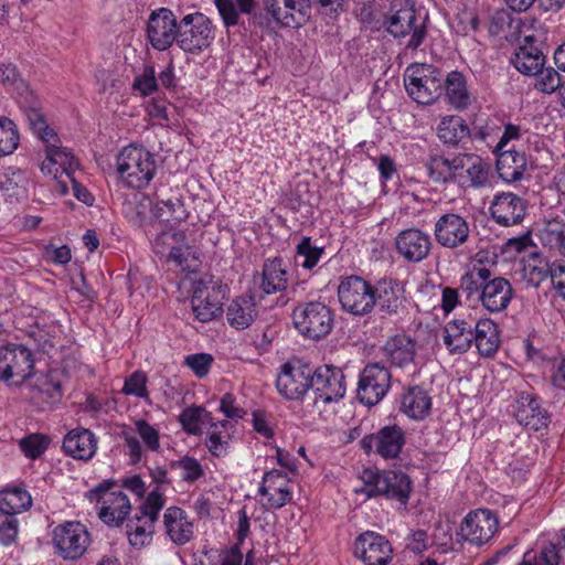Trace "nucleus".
<instances>
[{
	"label": "nucleus",
	"instance_id": "f8f14e48",
	"mask_svg": "<svg viewBox=\"0 0 565 565\" xmlns=\"http://www.w3.org/2000/svg\"><path fill=\"white\" fill-rule=\"evenodd\" d=\"M89 543L90 535L81 522L66 521L52 530L53 547L63 559L79 558L86 552Z\"/></svg>",
	"mask_w": 565,
	"mask_h": 565
},
{
	"label": "nucleus",
	"instance_id": "a19ab883",
	"mask_svg": "<svg viewBox=\"0 0 565 565\" xmlns=\"http://www.w3.org/2000/svg\"><path fill=\"white\" fill-rule=\"evenodd\" d=\"M437 137L447 146H459L465 139L470 137V128L466 120L458 115H447L441 117L436 128Z\"/></svg>",
	"mask_w": 565,
	"mask_h": 565
},
{
	"label": "nucleus",
	"instance_id": "f257e3e1",
	"mask_svg": "<svg viewBox=\"0 0 565 565\" xmlns=\"http://www.w3.org/2000/svg\"><path fill=\"white\" fill-rule=\"evenodd\" d=\"M24 111L33 135L46 145L45 158L40 166L41 172L57 181L56 191L60 194L68 193L67 180L79 169L78 159L71 149L58 145L60 139L56 132L49 126L40 108L30 106Z\"/></svg>",
	"mask_w": 565,
	"mask_h": 565
},
{
	"label": "nucleus",
	"instance_id": "e433bc0d",
	"mask_svg": "<svg viewBox=\"0 0 565 565\" xmlns=\"http://www.w3.org/2000/svg\"><path fill=\"white\" fill-rule=\"evenodd\" d=\"M532 35H525V43L511 57L512 65L522 74L532 76L545 65V56L532 43Z\"/></svg>",
	"mask_w": 565,
	"mask_h": 565
},
{
	"label": "nucleus",
	"instance_id": "13d9d810",
	"mask_svg": "<svg viewBox=\"0 0 565 565\" xmlns=\"http://www.w3.org/2000/svg\"><path fill=\"white\" fill-rule=\"evenodd\" d=\"M135 431L141 439L142 445L150 451L158 452L161 448L159 429L145 419L135 422Z\"/></svg>",
	"mask_w": 565,
	"mask_h": 565
},
{
	"label": "nucleus",
	"instance_id": "b1692460",
	"mask_svg": "<svg viewBox=\"0 0 565 565\" xmlns=\"http://www.w3.org/2000/svg\"><path fill=\"white\" fill-rule=\"evenodd\" d=\"M455 181L466 188H486L490 185V166L477 154L460 153Z\"/></svg>",
	"mask_w": 565,
	"mask_h": 565
},
{
	"label": "nucleus",
	"instance_id": "2f4dec72",
	"mask_svg": "<svg viewBox=\"0 0 565 565\" xmlns=\"http://www.w3.org/2000/svg\"><path fill=\"white\" fill-rule=\"evenodd\" d=\"M516 420L531 430H540L550 423L548 412L542 407L540 399L531 394H521L515 407Z\"/></svg>",
	"mask_w": 565,
	"mask_h": 565
},
{
	"label": "nucleus",
	"instance_id": "09e8293b",
	"mask_svg": "<svg viewBox=\"0 0 565 565\" xmlns=\"http://www.w3.org/2000/svg\"><path fill=\"white\" fill-rule=\"evenodd\" d=\"M540 241L545 247L565 256V224L558 220L548 221L540 232Z\"/></svg>",
	"mask_w": 565,
	"mask_h": 565
},
{
	"label": "nucleus",
	"instance_id": "052dcab7",
	"mask_svg": "<svg viewBox=\"0 0 565 565\" xmlns=\"http://www.w3.org/2000/svg\"><path fill=\"white\" fill-rule=\"evenodd\" d=\"M183 481L193 483L204 476L202 463L194 457L183 456L175 462Z\"/></svg>",
	"mask_w": 565,
	"mask_h": 565
},
{
	"label": "nucleus",
	"instance_id": "3c124183",
	"mask_svg": "<svg viewBox=\"0 0 565 565\" xmlns=\"http://www.w3.org/2000/svg\"><path fill=\"white\" fill-rule=\"evenodd\" d=\"M153 217L168 224L181 223L185 221L186 212L180 200H167L156 203Z\"/></svg>",
	"mask_w": 565,
	"mask_h": 565
},
{
	"label": "nucleus",
	"instance_id": "37998d69",
	"mask_svg": "<svg viewBox=\"0 0 565 565\" xmlns=\"http://www.w3.org/2000/svg\"><path fill=\"white\" fill-rule=\"evenodd\" d=\"M385 356L396 366L403 367L413 362L415 342L406 335H395L384 345Z\"/></svg>",
	"mask_w": 565,
	"mask_h": 565
},
{
	"label": "nucleus",
	"instance_id": "473e14b6",
	"mask_svg": "<svg viewBox=\"0 0 565 565\" xmlns=\"http://www.w3.org/2000/svg\"><path fill=\"white\" fill-rule=\"evenodd\" d=\"M224 312L230 327L245 330L257 319L258 307L253 296H238L230 301Z\"/></svg>",
	"mask_w": 565,
	"mask_h": 565
},
{
	"label": "nucleus",
	"instance_id": "ddd939ff",
	"mask_svg": "<svg viewBox=\"0 0 565 565\" xmlns=\"http://www.w3.org/2000/svg\"><path fill=\"white\" fill-rule=\"evenodd\" d=\"M152 248L157 255L182 270H190L191 263L198 259L195 249L186 243L184 232L172 226L157 235Z\"/></svg>",
	"mask_w": 565,
	"mask_h": 565
},
{
	"label": "nucleus",
	"instance_id": "6e6d98bb",
	"mask_svg": "<svg viewBox=\"0 0 565 565\" xmlns=\"http://www.w3.org/2000/svg\"><path fill=\"white\" fill-rule=\"evenodd\" d=\"M323 253V247L313 245L308 236L303 237L297 245V257L302 258L299 265L306 269L313 268L319 263Z\"/></svg>",
	"mask_w": 565,
	"mask_h": 565
},
{
	"label": "nucleus",
	"instance_id": "f704fd0d",
	"mask_svg": "<svg viewBox=\"0 0 565 565\" xmlns=\"http://www.w3.org/2000/svg\"><path fill=\"white\" fill-rule=\"evenodd\" d=\"M63 449L74 459L89 460L97 450V439L89 429L76 428L64 437Z\"/></svg>",
	"mask_w": 565,
	"mask_h": 565
},
{
	"label": "nucleus",
	"instance_id": "4d7b16f0",
	"mask_svg": "<svg viewBox=\"0 0 565 565\" xmlns=\"http://www.w3.org/2000/svg\"><path fill=\"white\" fill-rule=\"evenodd\" d=\"M154 205L152 199L146 194H140L134 206H130L128 217L138 225H143L147 222L154 220L153 212Z\"/></svg>",
	"mask_w": 565,
	"mask_h": 565
},
{
	"label": "nucleus",
	"instance_id": "79ce46f5",
	"mask_svg": "<svg viewBox=\"0 0 565 565\" xmlns=\"http://www.w3.org/2000/svg\"><path fill=\"white\" fill-rule=\"evenodd\" d=\"M449 104L458 110L467 109L471 104V97L467 89L463 75L460 72H450L443 82Z\"/></svg>",
	"mask_w": 565,
	"mask_h": 565
},
{
	"label": "nucleus",
	"instance_id": "4be33fe9",
	"mask_svg": "<svg viewBox=\"0 0 565 565\" xmlns=\"http://www.w3.org/2000/svg\"><path fill=\"white\" fill-rule=\"evenodd\" d=\"M266 12L285 28L302 26L310 18V0H264Z\"/></svg>",
	"mask_w": 565,
	"mask_h": 565
},
{
	"label": "nucleus",
	"instance_id": "e2e57ef3",
	"mask_svg": "<svg viewBox=\"0 0 565 565\" xmlns=\"http://www.w3.org/2000/svg\"><path fill=\"white\" fill-rule=\"evenodd\" d=\"M49 439L40 434L29 435L20 440L21 451L29 458L40 457L47 448Z\"/></svg>",
	"mask_w": 565,
	"mask_h": 565
},
{
	"label": "nucleus",
	"instance_id": "603ef678",
	"mask_svg": "<svg viewBox=\"0 0 565 565\" xmlns=\"http://www.w3.org/2000/svg\"><path fill=\"white\" fill-rule=\"evenodd\" d=\"M20 142L17 125L8 117H0V157L13 153Z\"/></svg>",
	"mask_w": 565,
	"mask_h": 565
},
{
	"label": "nucleus",
	"instance_id": "412c9836",
	"mask_svg": "<svg viewBox=\"0 0 565 565\" xmlns=\"http://www.w3.org/2000/svg\"><path fill=\"white\" fill-rule=\"evenodd\" d=\"M258 502L266 510H277L285 507L292 499L290 480L278 470L264 475L258 488Z\"/></svg>",
	"mask_w": 565,
	"mask_h": 565
},
{
	"label": "nucleus",
	"instance_id": "0eeeda50",
	"mask_svg": "<svg viewBox=\"0 0 565 565\" xmlns=\"http://www.w3.org/2000/svg\"><path fill=\"white\" fill-rule=\"evenodd\" d=\"M166 499L158 491H151L135 516L129 520L126 533L131 546L141 548L152 542L154 524Z\"/></svg>",
	"mask_w": 565,
	"mask_h": 565
},
{
	"label": "nucleus",
	"instance_id": "f03ea898",
	"mask_svg": "<svg viewBox=\"0 0 565 565\" xmlns=\"http://www.w3.org/2000/svg\"><path fill=\"white\" fill-rule=\"evenodd\" d=\"M491 277V268L477 255L461 278V287L469 295L479 294V299L488 311L500 312L509 306L513 290L505 278Z\"/></svg>",
	"mask_w": 565,
	"mask_h": 565
},
{
	"label": "nucleus",
	"instance_id": "39448f33",
	"mask_svg": "<svg viewBox=\"0 0 565 565\" xmlns=\"http://www.w3.org/2000/svg\"><path fill=\"white\" fill-rule=\"evenodd\" d=\"M363 487L356 492L366 494L367 498L383 495L406 505L412 491V482L407 475L401 471H373L364 470L362 475Z\"/></svg>",
	"mask_w": 565,
	"mask_h": 565
},
{
	"label": "nucleus",
	"instance_id": "4468645a",
	"mask_svg": "<svg viewBox=\"0 0 565 565\" xmlns=\"http://www.w3.org/2000/svg\"><path fill=\"white\" fill-rule=\"evenodd\" d=\"M227 292L226 285L212 280H199L191 298L192 312L202 323L218 318L223 312V299Z\"/></svg>",
	"mask_w": 565,
	"mask_h": 565
},
{
	"label": "nucleus",
	"instance_id": "6ab92c4d",
	"mask_svg": "<svg viewBox=\"0 0 565 565\" xmlns=\"http://www.w3.org/2000/svg\"><path fill=\"white\" fill-rule=\"evenodd\" d=\"M311 392L315 403L338 402L345 395L344 374L341 369L322 365L312 370Z\"/></svg>",
	"mask_w": 565,
	"mask_h": 565
},
{
	"label": "nucleus",
	"instance_id": "2eb2a0df",
	"mask_svg": "<svg viewBox=\"0 0 565 565\" xmlns=\"http://www.w3.org/2000/svg\"><path fill=\"white\" fill-rule=\"evenodd\" d=\"M312 369L300 360L285 363L277 374L278 393L288 401H301L311 390Z\"/></svg>",
	"mask_w": 565,
	"mask_h": 565
},
{
	"label": "nucleus",
	"instance_id": "0e129e2a",
	"mask_svg": "<svg viewBox=\"0 0 565 565\" xmlns=\"http://www.w3.org/2000/svg\"><path fill=\"white\" fill-rule=\"evenodd\" d=\"M213 361V356L209 353H194L184 358V365L198 377H204L210 372Z\"/></svg>",
	"mask_w": 565,
	"mask_h": 565
},
{
	"label": "nucleus",
	"instance_id": "423d86ee",
	"mask_svg": "<svg viewBox=\"0 0 565 565\" xmlns=\"http://www.w3.org/2000/svg\"><path fill=\"white\" fill-rule=\"evenodd\" d=\"M443 82L441 72L430 64H412L404 73L406 92L422 105H430L440 96Z\"/></svg>",
	"mask_w": 565,
	"mask_h": 565
},
{
	"label": "nucleus",
	"instance_id": "de8ad7c7",
	"mask_svg": "<svg viewBox=\"0 0 565 565\" xmlns=\"http://www.w3.org/2000/svg\"><path fill=\"white\" fill-rule=\"evenodd\" d=\"M458 154L452 158L443 156L431 157L426 163L428 177L434 182L455 181L457 171Z\"/></svg>",
	"mask_w": 565,
	"mask_h": 565
},
{
	"label": "nucleus",
	"instance_id": "5701e85b",
	"mask_svg": "<svg viewBox=\"0 0 565 565\" xmlns=\"http://www.w3.org/2000/svg\"><path fill=\"white\" fill-rule=\"evenodd\" d=\"M405 444V434L397 425H388L376 434L366 435L361 439L365 452L375 451L385 459L396 458Z\"/></svg>",
	"mask_w": 565,
	"mask_h": 565
},
{
	"label": "nucleus",
	"instance_id": "9d476101",
	"mask_svg": "<svg viewBox=\"0 0 565 565\" xmlns=\"http://www.w3.org/2000/svg\"><path fill=\"white\" fill-rule=\"evenodd\" d=\"M296 329L310 339H320L327 335L333 324L330 308L319 301L299 305L292 312Z\"/></svg>",
	"mask_w": 565,
	"mask_h": 565
},
{
	"label": "nucleus",
	"instance_id": "cd10ccee",
	"mask_svg": "<svg viewBox=\"0 0 565 565\" xmlns=\"http://www.w3.org/2000/svg\"><path fill=\"white\" fill-rule=\"evenodd\" d=\"M438 244L447 248H456L465 244L469 237L468 222L460 215L447 213L440 216L434 227Z\"/></svg>",
	"mask_w": 565,
	"mask_h": 565
},
{
	"label": "nucleus",
	"instance_id": "9b49d317",
	"mask_svg": "<svg viewBox=\"0 0 565 565\" xmlns=\"http://www.w3.org/2000/svg\"><path fill=\"white\" fill-rule=\"evenodd\" d=\"M90 502L99 504L98 516L109 526H119L131 511L130 500L121 490L100 483L87 492Z\"/></svg>",
	"mask_w": 565,
	"mask_h": 565
},
{
	"label": "nucleus",
	"instance_id": "7ed1b4c3",
	"mask_svg": "<svg viewBox=\"0 0 565 565\" xmlns=\"http://www.w3.org/2000/svg\"><path fill=\"white\" fill-rule=\"evenodd\" d=\"M116 169L122 183L132 189H142L153 179L157 164L153 154L145 147L129 145L118 153Z\"/></svg>",
	"mask_w": 565,
	"mask_h": 565
},
{
	"label": "nucleus",
	"instance_id": "c03bdc74",
	"mask_svg": "<svg viewBox=\"0 0 565 565\" xmlns=\"http://www.w3.org/2000/svg\"><path fill=\"white\" fill-rule=\"evenodd\" d=\"M29 179L26 173L8 167L0 172V191L8 198L20 200L26 196Z\"/></svg>",
	"mask_w": 565,
	"mask_h": 565
},
{
	"label": "nucleus",
	"instance_id": "1a4fd4ad",
	"mask_svg": "<svg viewBox=\"0 0 565 565\" xmlns=\"http://www.w3.org/2000/svg\"><path fill=\"white\" fill-rule=\"evenodd\" d=\"M34 358L30 348L10 343L0 348V380L19 385L33 375Z\"/></svg>",
	"mask_w": 565,
	"mask_h": 565
},
{
	"label": "nucleus",
	"instance_id": "c9c22d12",
	"mask_svg": "<svg viewBox=\"0 0 565 565\" xmlns=\"http://www.w3.org/2000/svg\"><path fill=\"white\" fill-rule=\"evenodd\" d=\"M431 396L422 386L408 387L402 395L401 411L414 420H423L431 411Z\"/></svg>",
	"mask_w": 565,
	"mask_h": 565
},
{
	"label": "nucleus",
	"instance_id": "7c9ffc66",
	"mask_svg": "<svg viewBox=\"0 0 565 565\" xmlns=\"http://www.w3.org/2000/svg\"><path fill=\"white\" fill-rule=\"evenodd\" d=\"M374 307L386 315H396L405 301L403 284L392 278L379 280L373 286Z\"/></svg>",
	"mask_w": 565,
	"mask_h": 565
},
{
	"label": "nucleus",
	"instance_id": "bf43d9fd",
	"mask_svg": "<svg viewBox=\"0 0 565 565\" xmlns=\"http://www.w3.org/2000/svg\"><path fill=\"white\" fill-rule=\"evenodd\" d=\"M148 377L145 372L136 371L125 380L122 393L138 398L148 399L149 391L147 387Z\"/></svg>",
	"mask_w": 565,
	"mask_h": 565
},
{
	"label": "nucleus",
	"instance_id": "4c0bfd02",
	"mask_svg": "<svg viewBox=\"0 0 565 565\" xmlns=\"http://www.w3.org/2000/svg\"><path fill=\"white\" fill-rule=\"evenodd\" d=\"M497 152V171L499 177L508 183L520 181L527 167L525 154L512 149Z\"/></svg>",
	"mask_w": 565,
	"mask_h": 565
},
{
	"label": "nucleus",
	"instance_id": "680f3d73",
	"mask_svg": "<svg viewBox=\"0 0 565 565\" xmlns=\"http://www.w3.org/2000/svg\"><path fill=\"white\" fill-rule=\"evenodd\" d=\"M132 88L141 96H149L158 89V79L153 66L147 65L143 67L142 72L135 77Z\"/></svg>",
	"mask_w": 565,
	"mask_h": 565
},
{
	"label": "nucleus",
	"instance_id": "864d4df0",
	"mask_svg": "<svg viewBox=\"0 0 565 565\" xmlns=\"http://www.w3.org/2000/svg\"><path fill=\"white\" fill-rule=\"evenodd\" d=\"M207 412L200 406H192L184 408L179 415V422L182 429L189 434L199 436L202 434V427L204 418L207 416Z\"/></svg>",
	"mask_w": 565,
	"mask_h": 565
},
{
	"label": "nucleus",
	"instance_id": "20e7f679",
	"mask_svg": "<svg viewBox=\"0 0 565 565\" xmlns=\"http://www.w3.org/2000/svg\"><path fill=\"white\" fill-rule=\"evenodd\" d=\"M386 30L394 38L411 35L406 49L417 50L426 38V26L416 15L412 0H393L385 19Z\"/></svg>",
	"mask_w": 565,
	"mask_h": 565
},
{
	"label": "nucleus",
	"instance_id": "c756f323",
	"mask_svg": "<svg viewBox=\"0 0 565 565\" xmlns=\"http://www.w3.org/2000/svg\"><path fill=\"white\" fill-rule=\"evenodd\" d=\"M355 553L365 565H386L392 559L393 548L383 535L365 532L355 542Z\"/></svg>",
	"mask_w": 565,
	"mask_h": 565
},
{
	"label": "nucleus",
	"instance_id": "8fccbe9b",
	"mask_svg": "<svg viewBox=\"0 0 565 565\" xmlns=\"http://www.w3.org/2000/svg\"><path fill=\"white\" fill-rule=\"evenodd\" d=\"M227 422H218L211 425L205 446L214 457H225L230 448V434L225 431Z\"/></svg>",
	"mask_w": 565,
	"mask_h": 565
},
{
	"label": "nucleus",
	"instance_id": "69168bd1",
	"mask_svg": "<svg viewBox=\"0 0 565 565\" xmlns=\"http://www.w3.org/2000/svg\"><path fill=\"white\" fill-rule=\"evenodd\" d=\"M18 536V520L0 511V544L9 545Z\"/></svg>",
	"mask_w": 565,
	"mask_h": 565
},
{
	"label": "nucleus",
	"instance_id": "dca6fc26",
	"mask_svg": "<svg viewBox=\"0 0 565 565\" xmlns=\"http://www.w3.org/2000/svg\"><path fill=\"white\" fill-rule=\"evenodd\" d=\"M338 298L342 309L354 316H365L374 309L373 286L358 276H349L340 282Z\"/></svg>",
	"mask_w": 565,
	"mask_h": 565
},
{
	"label": "nucleus",
	"instance_id": "a878e982",
	"mask_svg": "<svg viewBox=\"0 0 565 565\" xmlns=\"http://www.w3.org/2000/svg\"><path fill=\"white\" fill-rule=\"evenodd\" d=\"M162 523L164 535L175 546H183L195 536L193 520L180 507L167 508L162 515Z\"/></svg>",
	"mask_w": 565,
	"mask_h": 565
},
{
	"label": "nucleus",
	"instance_id": "f3484780",
	"mask_svg": "<svg viewBox=\"0 0 565 565\" xmlns=\"http://www.w3.org/2000/svg\"><path fill=\"white\" fill-rule=\"evenodd\" d=\"M499 530L498 516L489 509L470 511L460 524V537L476 546L488 543Z\"/></svg>",
	"mask_w": 565,
	"mask_h": 565
},
{
	"label": "nucleus",
	"instance_id": "a18cd8bd",
	"mask_svg": "<svg viewBox=\"0 0 565 565\" xmlns=\"http://www.w3.org/2000/svg\"><path fill=\"white\" fill-rule=\"evenodd\" d=\"M32 505L31 494L23 488L12 487L0 491V511L10 515L29 510Z\"/></svg>",
	"mask_w": 565,
	"mask_h": 565
},
{
	"label": "nucleus",
	"instance_id": "5fc2aeb1",
	"mask_svg": "<svg viewBox=\"0 0 565 565\" xmlns=\"http://www.w3.org/2000/svg\"><path fill=\"white\" fill-rule=\"evenodd\" d=\"M534 87L543 94H553L559 92L563 81L559 73L553 67H542L537 74H534Z\"/></svg>",
	"mask_w": 565,
	"mask_h": 565
},
{
	"label": "nucleus",
	"instance_id": "58836bf2",
	"mask_svg": "<svg viewBox=\"0 0 565 565\" xmlns=\"http://www.w3.org/2000/svg\"><path fill=\"white\" fill-rule=\"evenodd\" d=\"M473 328V340L481 356H493L500 345V335L497 324L491 319H480Z\"/></svg>",
	"mask_w": 565,
	"mask_h": 565
},
{
	"label": "nucleus",
	"instance_id": "72a5a7b5",
	"mask_svg": "<svg viewBox=\"0 0 565 565\" xmlns=\"http://www.w3.org/2000/svg\"><path fill=\"white\" fill-rule=\"evenodd\" d=\"M473 341L472 323L466 320H451L443 329V342L450 354L466 353Z\"/></svg>",
	"mask_w": 565,
	"mask_h": 565
},
{
	"label": "nucleus",
	"instance_id": "774afa93",
	"mask_svg": "<svg viewBox=\"0 0 565 565\" xmlns=\"http://www.w3.org/2000/svg\"><path fill=\"white\" fill-rule=\"evenodd\" d=\"M561 555L556 544L547 543L543 545L540 553L536 554V565H559Z\"/></svg>",
	"mask_w": 565,
	"mask_h": 565
},
{
	"label": "nucleus",
	"instance_id": "6e6552de",
	"mask_svg": "<svg viewBox=\"0 0 565 565\" xmlns=\"http://www.w3.org/2000/svg\"><path fill=\"white\" fill-rule=\"evenodd\" d=\"M214 40L211 20L201 12L185 14L179 21L178 46L185 53L198 55Z\"/></svg>",
	"mask_w": 565,
	"mask_h": 565
},
{
	"label": "nucleus",
	"instance_id": "393cba45",
	"mask_svg": "<svg viewBox=\"0 0 565 565\" xmlns=\"http://www.w3.org/2000/svg\"><path fill=\"white\" fill-rule=\"evenodd\" d=\"M431 245L429 234L415 227L404 230L395 237L397 255L409 263L424 260L429 255Z\"/></svg>",
	"mask_w": 565,
	"mask_h": 565
},
{
	"label": "nucleus",
	"instance_id": "338daca9",
	"mask_svg": "<svg viewBox=\"0 0 565 565\" xmlns=\"http://www.w3.org/2000/svg\"><path fill=\"white\" fill-rule=\"evenodd\" d=\"M550 381L555 390L565 392V354L551 361Z\"/></svg>",
	"mask_w": 565,
	"mask_h": 565
},
{
	"label": "nucleus",
	"instance_id": "aec40b11",
	"mask_svg": "<svg viewBox=\"0 0 565 565\" xmlns=\"http://www.w3.org/2000/svg\"><path fill=\"white\" fill-rule=\"evenodd\" d=\"M147 39L158 51H166L178 40L179 22L168 8L152 11L147 22Z\"/></svg>",
	"mask_w": 565,
	"mask_h": 565
},
{
	"label": "nucleus",
	"instance_id": "ea45409f",
	"mask_svg": "<svg viewBox=\"0 0 565 565\" xmlns=\"http://www.w3.org/2000/svg\"><path fill=\"white\" fill-rule=\"evenodd\" d=\"M288 285V274L284 260L279 257L268 258L263 265L260 289L267 294L282 291Z\"/></svg>",
	"mask_w": 565,
	"mask_h": 565
},
{
	"label": "nucleus",
	"instance_id": "49530a36",
	"mask_svg": "<svg viewBox=\"0 0 565 565\" xmlns=\"http://www.w3.org/2000/svg\"><path fill=\"white\" fill-rule=\"evenodd\" d=\"M522 277L533 287H539L547 277L552 279V265L542 256L531 253L523 259Z\"/></svg>",
	"mask_w": 565,
	"mask_h": 565
},
{
	"label": "nucleus",
	"instance_id": "c85d7f7f",
	"mask_svg": "<svg viewBox=\"0 0 565 565\" xmlns=\"http://www.w3.org/2000/svg\"><path fill=\"white\" fill-rule=\"evenodd\" d=\"M15 324L19 330L24 332L34 345L43 351L49 352L55 345V340L61 332L60 326L50 320L47 317L31 318V321H24L23 318H17Z\"/></svg>",
	"mask_w": 565,
	"mask_h": 565
},
{
	"label": "nucleus",
	"instance_id": "bb28decb",
	"mask_svg": "<svg viewBox=\"0 0 565 565\" xmlns=\"http://www.w3.org/2000/svg\"><path fill=\"white\" fill-rule=\"evenodd\" d=\"M492 220L502 226H512L522 222L526 214V202L512 192L494 195L490 207Z\"/></svg>",
	"mask_w": 565,
	"mask_h": 565
},
{
	"label": "nucleus",
	"instance_id": "a211bd4d",
	"mask_svg": "<svg viewBox=\"0 0 565 565\" xmlns=\"http://www.w3.org/2000/svg\"><path fill=\"white\" fill-rule=\"evenodd\" d=\"M390 387V371L379 363L369 364L360 375L356 397L362 404L374 406L383 399Z\"/></svg>",
	"mask_w": 565,
	"mask_h": 565
}]
</instances>
